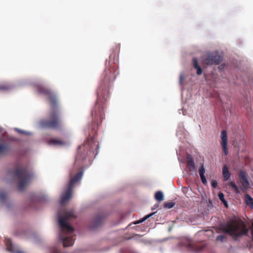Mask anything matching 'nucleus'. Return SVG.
Masks as SVG:
<instances>
[{
	"instance_id": "nucleus-35",
	"label": "nucleus",
	"mask_w": 253,
	"mask_h": 253,
	"mask_svg": "<svg viewBox=\"0 0 253 253\" xmlns=\"http://www.w3.org/2000/svg\"><path fill=\"white\" fill-rule=\"evenodd\" d=\"M186 158H188V159L192 158V156L190 154H188Z\"/></svg>"
},
{
	"instance_id": "nucleus-13",
	"label": "nucleus",
	"mask_w": 253,
	"mask_h": 253,
	"mask_svg": "<svg viewBox=\"0 0 253 253\" xmlns=\"http://www.w3.org/2000/svg\"><path fill=\"white\" fill-rule=\"evenodd\" d=\"M104 218V215H98L94 220L91 228H96L100 226L103 223Z\"/></svg>"
},
{
	"instance_id": "nucleus-15",
	"label": "nucleus",
	"mask_w": 253,
	"mask_h": 253,
	"mask_svg": "<svg viewBox=\"0 0 253 253\" xmlns=\"http://www.w3.org/2000/svg\"><path fill=\"white\" fill-rule=\"evenodd\" d=\"M187 167L190 172H196L197 169L195 165L194 159H188L187 161Z\"/></svg>"
},
{
	"instance_id": "nucleus-21",
	"label": "nucleus",
	"mask_w": 253,
	"mask_h": 253,
	"mask_svg": "<svg viewBox=\"0 0 253 253\" xmlns=\"http://www.w3.org/2000/svg\"><path fill=\"white\" fill-rule=\"evenodd\" d=\"M12 88V86L7 84H2L0 85V90L3 91H6Z\"/></svg>"
},
{
	"instance_id": "nucleus-32",
	"label": "nucleus",
	"mask_w": 253,
	"mask_h": 253,
	"mask_svg": "<svg viewBox=\"0 0 253 253\" xmlns=\"http://www.w3.org/2000/svg\"><path fill=\"white\" fill-rule=\"evenodd\" d=\"M184 80V77L183 75H180V80H179V83L180 84H182L183 81Z\"/></svg>"
},
{
	"instance_id": "nucleus-34",
	"label": "nucleus",
	"mask_w": 253,
	"mask_h": 253,
	"mask_svg": "<svg viewBox=\"0 0 253 253\" xmlns=\"http://www.w3.org/2000/svg\"><path fill=\"white\" fill-rule=\"evenodd\" d=\"M17 253H25L22 251L17 250Z\"/></svg>"
},
{
	"instance_id": "nucleus-20",
	"label": "nucleus",
	"mask_w": 253,
	"mask_h": 253,
	"mask_svg": "<svg viewBox=\"0 0 253 253\" xmlns=\"http://www.w3.org/2000/svg\"><path fill=\"white\" fill-rule=\"evenodd\" d=\"M245 199L246 204L253 209V198L250 195L246 194Z\"/></svg>"
},
{
	"instance_id": "nucleus-3",
	"label": "nucleus",
	"mask_w": 253,
	"mask_h": 253,
	"mask_svg": "<svg viewBox=\"0 0 253 253\" xmlns=\"http://www.w3.org/2000/svg\"><path fill=\"white\" fill-rule=\"evenodd\" d=\"M75 217L76 215L73 210L64 211L62 213H58V223L61 230L59 238L62 242L64 247H70L74 244V229L67 222L71 218Z\"/></svg>"
},
{
	"instance_id": "nucleus-14",
	"label": "nucleus",
	"mask_w": 253,
	"mask_h": 253,
	"mask_svg": "<svg viewBox=\"0 0 253 253\" xmlns=\"http://www.w3.org/2000/svg\"><path fill=\"white\" fill-rule=\"evenodd\" d=\"M201 167L199 169V175L202 181V182L203 184L206 185L207 183V179L205 176L204 173L205 172V169L204 168V162L201 163Z\"/></svg>"
},
{
	"instance_id": "nucleus-19",
	"label": "nucleus",
	"mask_w": 253,
	"mask_h": 253,
	"mask_svg": "<svg viewBox=\"0 0 253 253\" xmlns=\"http://www.w3.org/2000/svg\"><path fill=\"white\" fill-rule=\"evenodd\" d=\"M193 63L194 68L197 70V74L201 75L202 74V69L198 64V61L196 58L193 59Z\"/></svg>"
},
{
	"instance_id": "nucleus-24",
	"label": "nucleus",
	"mask_w": 253,
	"mask_h": 253,
	"mask_svg": "<svg viewBox=\"0 0 253 253\" xmlns=\"http://www.w3.org/2000/svg\"><path fill=\"white\" fill-rule=\"evenodd\" d=\"M153 214H154V213H151L150 214H149L147 215L146 216H145V217H144L143 218H141V219L135 221L133 223V224H136L142 223L143 221H144L145 220H146L147 219H148L149 217H151Z\"/></svg>"
},
{
	"instance_id": "nucleus-10",
	"label": "nucleus",
	"mask_w": 253,
	"mask_h": 253,
	"mask_svg": "<svg viewBox=\"0 0 253 253\" xmlns=\"http://www.w3.org/2000/svg\"><path fill=\"white\" fill-rule=\"evenodd\" d=\"M221 145L222 146L223 152L225 155L228 154L227 147V134L226 130H222L221 133Z\"/></svg>"
},
{
	"instance_id": "nucleus-2",
	"label": "nucleus",
	"mask_w": 253,
	"mask_h": 253,
	"mask_svg": "<svg viewBox=\"0 0 253 253\" xmlns=\"http://www.w3.org/2000/svg\"><path fill=\"white\" fill-rule=\"evenodd\" d=\"M37 89L39 93L48 97L51 107V110L48 114V119L42 120L40 122L41 126L44 128L52 129L61 128L62 123L55 94L48 88L42 85H38Z\"/></svg>"
},
{
	"instance_id": "nucleus-26",
	"label": "nucleus",
	"mask_w": 253,
	"mask_h": 253,
	"mask_svg": "<svg viewBox=\"0 0 253 253\" xmlns=\"http://www.w3.org/2000/svg\"><path fill=\"white\" fill-rule=\"evenodd\" d=\"M175 203L174 202H166L164 204V207L167 209H170L173 207Z\"/></svg>"
},
{
	"instance_id": "nucleus-18",
	"label": "nucleus",
	"mask_w": 253,
	"mask_h": 253,
	"mask_svg": "<svg viewBox=\"0 0 253 253\" xmlns=\"http://www.w3.org/2000/svg\"><path fill=\"white\" fill-rule=\"evenodd\" d=\"M222 174L224 181H227L229 179L230 176V173L228 170L227 166L224 165L222 169Z\"/></svg>"
},
{
	"instance_id": "nucleus-37",
	"label": "nucleus",
	"mask_w": 253,
	"mask_h": 253,
	"mask_svg": "<svg viewBox=\"0 0 253 253\" xmlns=\"http://www.w3.org/2000/svg\"><path fill=\"white\" fill-rule=\"evenodd\" d=\"M182 160H183V159H180V162H183V163L184 162H183V161H182Z\"/></svg>"
},
{
	"instance_id": "nucleus-22",
	"label": "nucleus",
	"mask_w": 253,
	"mask_h": 253,
	"mask_svg": "<svg viewBox=\"0 0 253 253\" xmlns=\"http://www.w3.org/2000/svg\"><path fill=\"white\" fill-rule=\"evenodd\" d=\"M155 198L159 202L162 201L164 200L163 193L161 191L157 192L155 193Z\"/></svg>"
},
{
	"instance_id": "nucleus-25",
	"label": "nucleus",
	"mask_w": 253,
	"mask_h": 253,
	"mask_svg": "<svg viewBox=\"0 0 253 253\" xmlns=\"http://www.w3.org/2000/svg\"><path fill=\"white\" fill-rule=\"evenodd\" d=\"M230 186L234 190L236 193H239L240 191L238 187L236 185L234 181H231L230 183Z\"/></svg>"
},
{
	"instance_id": "nucleus-27",
	"label": "nucleus",
	"mask_w": 253,
	"mask_h": 253,
	"mask_svg": "<svg viewBox=\"0 0 253 253\" xmlns=\"http://www.w3.org/2000/svg\"><path fill=\"white\" fill-rule=\"evenodd\" d=\"M218 197L219 199L224 203L225 206H227V202L224 199V195L222 193H219L218 194Z\"/></svg>"
},
{
	"instance_id": "nucleus-23",
	"label": "nucleus",
	"mask_w": 253,
	"mask_h": 253,
	"mask_svg": "<svg viewBox=\"0 0 253 253\" xmlns=\"http://www.w3.org/2000/svg\"><path fill=\"white\" fill-rule=\"evenodd\" d=\"M7 174L11 176L13 179L16 178V167L14 166L11 170L8 171Z\"/></svg>"
},
{
	"instance_id": "nucleus-11",
	"label": "nucleus",
	"mask_w": 253,
	"mask_h": 253,
	"mask_svg": "<svg viewBox=\"0 0 253 253\" xmlns=\"http://www.w3.org/2000/svg\"><path fill=\"white\" fill-rule=\"evenodd\" d=\"M48 145L54 146H65L68 144L67 140L65 139H60L55 138H52L47 141Z\"/></svg>"
},
{
	"instance_id": "nucleus-33",
	"label": "nucleus",
	"mask_w": 253,
	"mask_h": 253,
	"mask_svg": "<svg viewBox=\"0 0 253 253\" xmlns=\"http://www.w3.org/2000/svg\"><path fill=\"white\" fill-rule=\"evenodd\" d=\"M51 253H61L57 249H53L51 251Z\"/></svg>"
},
{
	"instance_id": "nucleus-36",
	"label": "nucleus",
	"mask_w": 253,
	"mask_h": 253,
	"mask_svg": "<svg viewBox=\"0 0 253 253\" xmlns=\"http://www.w3.org/2000/svg\"><path fill=\"white\" fill-rule=\"evenodd\" d=\"M16 131H17V132H19L20 133H23V132L21 130H20V129H18L17 128L16 129Z\"/></svg>"
},
{
	"instance_id": "nucleus-28",
	"label": "nucleus",
	"mask_w": 253,
	"mask_h": 253,
	"mask_svg": "<svg viewBox=\"0 0 253 253\" xmlns=\"http://www.w3.org/2000/svg\"><path fill=\"white\" fill-rule=\"evenodd\" d=\"M6 194L5 191L0 192V200L2 202H4L6 200Z\"/></svg>"
},
{
	"instance_id": "nucleus-9",
	"label": "nucleus",
	"mask_w": 253,
	"mask_h": 253,
	"mask_svg": "<svg viewBox=\"0 0 253 253\" xmlns=\"http://www.w3.org/2000/svg\"><path fill=\"white\" fill-rule=\"evenodd\" d=\"M239 178L243 187V189L244 190L248 189L250 186V183L246 172L242 170H241L239 173Z\"/></svg>"
},
{
	"instance_id": "nucleus-31",
	"label": "nucleus",
	"mask_w": 253,
	"mask_h": 253,
	"mask_svg": "<svg viewBox=\"0 0 253 253\" xmlns=\"http://www.w3.org/2000/svg\"><path fill=\"white\" fill-rule=\"evenodd\" d=\"M211 186L213 188H215L217 186V182L216 180H212Z\"/></svg>"
},
{
	"instance_id": "nucleus-30",
	"label": "nucleus",
	"mask_w": 253,
	"mask_h": 253,
	"mask_svg": "<svg viewBox=\"0 0 253 253\" xmlns=\"http://www.w3.org/2000/svg\"><path fill=\"white\" fill-rule=\"evenodd\" d=\"M7 147L4 144H0V153H3L6 150Z\"/></svg>"
},
{
	"instance_id": "nucleus-6",
	"label": "nucleus",
	"mask_w": 253,
	"mask_h": 253,
	"mask_svg": "<svg viewBox=\"0 0 253 253\" xmlns=\"http://www.w3.org/2000/svg\"><path fill=\"white\" fill-rule=\"evenodd\" d=\"M82 176V171H79L75 175H73L71 172L70 173V181L65 192L61 197V205H63L71 197L74 187L81 179Z\"/></svg>"
},
{
	"instance_id": "nucleus-29",
	"label": "nucleus",
	"mask_w": 253,
	"mask_h": 253,
	"mask_svg": "<svg viewBox=\"0 0 253 253\" xmlns=\"http://www.w3.org/2000/svg\"><path fill=\"white\" fill-rule=\"evenodd\" d=\"M226 239V236L223 235H220L217 236L216 237V240L221 241V242H224Z\"/></svg>"
},
{
	"instance_id": "nucleus-17",
	"label": "nucleus",
	"mask_w": 253,
	"mask_h": 253,
	"mask_svg": "<svg viewBox=\"0 0 253 253\" xmlns=\"http://www.w3.org/2000/svg\"><path fill=\"white\" fill-rule=\"evenodd\" d=\"M5 243L7 250L11 253L14 252V247L12 245V242L10 239L5 238Z\"/></svg>"
},
{
	"instance_id": "nucleus-1",
	"label": "nucleus",
	"mask_w": 253,
	"mask_h": 253,
	"mask_svg": "<svg viewBox=\"0 0 253 253\" xmlns=\"http://www.w3.org/2000/svg\"><path fill=\"white\" fill-rule=\"evenodd\" d=\"M118 74L117 65L109 61L104 70L103 79L101 81L97 90V100L91 111L92 128L95 133L105 118L104 109L106 107V102L109 96L110 85L115 81Z\"/></svg>"
},
{
	"instance_id": "nucleus-4",
	"label": "nucleus",
	"mask_w": 253,
	"mask_h": 253,
	"mask_svg": "<svg viewBox=\"0 0 253 253\" xmlns=\"http://www.w3.org/2000/svg\"><path fill=\"white\" fill-rule=\"evenodd\" d=\"M219 229L224 233L233 237L247 235L249 229L245 222L239 218H232L220 224Z\"/></svg>"
},
{
	"instance_id": "nucleus-16",
	"label": "nucleus",
	"mask_w": 253,
	"mask_h": 253,
	"mask_svg": "<svg viewBox=\"0 0 253 253\" xmlns=\"http://www.w3.org/2000/svg\"><path fill=\"white\" fill-rule=\"evenodd\" d=\"M41 199L39 198H36L35 200L34 198H31L30 199V207L35 210H38L37 205L41 203Z\"/></svg>"
},
{
	"instance_id": "nucleus-38",
	"label": "nucleus",
	"mask_w": 253,
	"mask_h": 253,
	"mask_svg": "<svg viewBox=\"0 0 253 253\" xmlns=\"http://www.w3.org/2000/svg\"><path fill=\"white\" fill-rule=\"evenodd\" d=\"M252 226H253V228H252V232L253 233V223Z\"/></svg>"
},
{
	"instance_id": "nucleus-5",
	"label": "nucleus",
	"mask_w": 253,
	"mask_h": 253,
	"mask_svg": "<svg viewBox=\"0 0 253 253\" xmlns=\"http://www.w3.org/2000/svg\"><path fill=\"white\" fill-rule=\"evenodd\" d=\"M33 178L32 170L27 167L19 168L17 166V190L22 192L29 185Z\"/></svg>"
},
{
	"instance_id": "nucleus-7",
	"label": "nucleus",
	"mask_w": 253,
	"mask_h": 253,
	"mask_svg": "<svg viewBox=\"0 0 253 253\" xmlns=\"http://www.w3.org/2000/svg\"><path fill=\"white\" fill-rule=\"evenodd\" d=\"M99 148V143L94 136L91 137L90 139H88L85 143H84L82 146H80L78 147V149L89 148V155L90 156L95 157L98 153Z\"/></svg>"
},
{
	"instance_id": "nucleus-12",
	"label": "nucleus",
	"mask_w": 253,
	"mask_h": 253,
	"mask_svg": "<svg viewBox=\"0 0 253 253\" xmlns=\"http://www.w3.org/2000/svg\"><path fill=\"white\" fill-rule=\"evenodd\" d=\"M187 243L185 245L186 247L192 251L195 252H199L203 250L204 248L203 246L200 245H195L194 241L192 240H188L187 241Z\"/></svg>"
},
{
	"instance_id": "nucleus-8",
	"label": "nucleus",
	"mask_w": 253,
	"mask_h": 253,
	"mask_svg": "<svg viewBox=\"0 0 253 253\" xmlns=\"http://www.w3.org/2000/svg\"><path fill=\"white\" fill-rule=\"evenodd\" d=\"M203 64L206 65H218L222 61V57L217 52H209L203 58Z\"/></svg>"
}]
</instances>
